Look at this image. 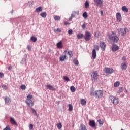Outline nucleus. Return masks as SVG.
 <instances>
[{"instance_id":"obj_22","label":"nucleus","mask_w":130,"mask_h":130,"mask_svg":"<svg viewBox=\"0 0 130 130\" xmlns=\"http://www.w3.org/2000/svg\"><path fill=\"white\" fill-rule=\"evenodd\" d=\"M56 46L58 48H62V42L61 41L57 43Z\"/></svg>"},{"instance_id":"obj_36","label":"nucleus","mask_w":130,"mask_h":130,"mask_svg":"<svg viewBox=\"0 0 130 130\" xmlns=\"http://www.w3.org/2000/svg\"><path fill=\"white\" fill-rule=\"evenodd\" d=\"M57 126L58 129H60L61 127H62V125L61 124V123H59L57 124Z\"/></svg>"},{"instance_id":"obj_25","label":"nucleus","mask_w":130,"mask_h":130,"mask_svg":"<svg viewBox=\"0 0 130 130\" xmlns=\"http://www.w3.org/2000/svg\"><path fill=\"white\" fill-rule=\"evenodd\" d=\"M4 100L5 101V103H10V102H11V99H10V98H8V96L5 97Z\"/></svg>"},{"instance_id":"obj_9","label":"nucleus","mask_w":130,"mask_h":130,"mask_svg":"<svg viewBox=\"0 0 130 130\" xmlns=\"http://www.w3.org/2000/svg\"><path fill=\"white\" fill-rule=\"evenodd\" d=\"M105 72L108 75H111L112 73H114V70L112 68H105Z\"/></svg>"},{"instance_id":"obj_37","label":"nucleus","mask_w":130,"mask_h":130,"mask_svg":"<svg viewBox=\"0 0 130 130\" xmlns=\"http://www.w3.org/2000/svg\"><path fill=\"white\" fill-rule=\"evenodd\" d=\"M68 54H69L70 57H72L73 55H74V54H73V52H72V51H69L68 52Z\"/></svg>"},{"instance_id":"obj_40","label":"nucleus","mask_w":130,"mask_h":130,"mask_svg":"<svg viewBox=\"0 0 130 130\" xmlns=\"http://www.w3.org/2000/svg\"><path fill=\"white\" fill-rule=\"evenodd\" d=\"M63 80L66 81L67 82H70V78L67 76H64L63 77Z\"/></svg>"},{"instance_id":"obj_3","label":"nucleus","mask_w":130,"mask_h":130,"mask_svg":"<svg viewBox=\"0 0 130 130\" xmlns=\"http://www.w3.org/2000/svg\"><path fill=\"white\" fill-rule=\"evenodd\" d=\"M33 98V95L32 94H28L27 96V99L25 100V103L28 105V106H30V107H33V105H34V103H33V101L31 100Z\"/></svg>"},{"instance_id":"obj_12","label":"nucleus","mask_w":130,"mask_h":130,"mask_svg":"<svg viewBox=\"0 0 130 130\" xmlns=\"http://www.w3.org/2000/svg\"><path fill=\"white\" fill-rule=\"evenodd\" d=\"M100 46L102 51H105V48H106V44L104 42H100Z\"/></svg>"},{"instance_id":"obj_52","label":"nucleus","mask_w":130,"mask_h":130,"mask_svg":"<svg viewBox=\"0 0 130 130\" xmlns=\"http://www.w3.org/2000/svg\"><path fill=\"white\" fill-rule=\"evenodd\" d=\"M12 69H13V68L12 67V66H9V67H8V70H12Z\"/></svg>"},{"instance_id":"obj_58","label":"nucleus","mask_w":130,"mask_h":130,"mask_svg":"<svg viewBox=\"0 0 130 130\" xmlns=\"http://www.w3.org/2000/svg\"><path fill=\"white\" fill-rule=\"evenodd\" d=\"M64 52H67V51H65Z\"/></svg>"},{"instance_id":"obj_39","label":"nucleus","mask_w":130,"mask_h":130,"mask_svg":"<svg viewBox=\"0 0 130 130\" xmlns=\"http://www.w3.org/2000/svg\"><path fill=\"white\" fill-rule=\"evenodd\" d=\"M120 85L119 82H116L114 84V87H118Z\"/></svg>"},{"instance_id":"obj_53","label":"nucleus","mask_w":130,"mask_h":130,"mask_svg":"<svg viewBox=\"0 0 130 130\" xmlns=\"http://www.w3.org/2000/svg\"><path fill=\"white\" fill-rule=\"evenodd\" d=\"M69 21H72V20H73V17H72V16L69 18Z\"/></svg>"},{"instance_id":"obj_20","label":"nucleus","mask_w":130,"mask_h":130,"mask_svg":"<svg viewBox=\"0 0 130 130\" xmlns=\"http://www.w3.org/2000/svg\"><path fill=\"white\" fill-rule=\"evenodd\" d=\"M66 59H67V56L66 55L61 56L59 58L60 61H64Z\"/></svg>"},{"instance_id":"obj_19","label":"nucleus","mask_w":130,"mask_h":130,"mask_svg":"<svg viewBox=\"0 0 130 130\" xmlns=\"http://www.w3.org/2000/svg\"><path fill=\"white\" fill-rule=\"evenodd\" d=\"M76 15H79V11H73L71 14L72 18H75Z\"/></svg>"},{"instance_id":"obj_50","label":"nucleus","mask_w":130,"mask_h":130,"mask_svg":"<svg viewBox=\"0 0 130 130\" xmlns=\"http://www.w3.org/2000/svg\"><path fill=\"white\" fill-rule=\"evenodd\" d=\"M4 78V73L0 72V78Z\"/></svg>"},{"instance_id":"obj_5","label":"nucleus","mask_w":130,"mask_h":130,"mask_svg":"<svg viewBox=\"0 0 130 130\" xmlns=\"http://www.w3.org/2000/svg\"><path fill=\"white\" fill-rule=\"evenodd\" d=\"M110 99L111 100V102L114 105H117V104L119 103L118 101V98L111 95L110 96Z\"/></svg>"},{"instance_id":"obj_38","label":"nucleus","mask_w":130,"mask_h":130,"mask_svg":"<svg viewBox=\"0 0 130 130\" xmlns=\"http://www.w3.org/2000/svg\"><path fill=\"white\" fill-rule=\"evenodd\" d=\"M82 16L84 18H85V19L88 18V14L87 13V12H84Z\"/></svg>"},{"instance_id":"obj_30","label":"nucleus","mask_w":130,"mask_h":130,"mask_svg":"<svg viewBox=\"0 0 130 130\" xmlns=\"http://www.w3.org/2000/svg\"><path fill=\"white\" fill-rule=\"evenodd\" d=\"M98 122H99L100 125H103V123H104V122L103 121V119H100L98 120Z\"/></svg>"},{"instance_id":"obj_8","label":"nucleus","mask_w":130,"mask_h":130,"mask_svg":"<svg viewBox=\"0 0 130 130\" xmlns=\"http://www.w3.org/2000/svg\"><path fill=\"white\" fill-rule=\"evenodd\" d=\"M117 31L119 34H121L122 36H125V35H126V29L125 28H118Z\"/></svg>"},{"instance_id":"obj_23","label":"nucleus","mask_w":130,"mask_h":130,"mask_svg":"<svg viewBox=\"0 0 130 130\" xmlns=\"http://www.w3.org/2000/svg\"><path fill=\"white\" fill-rule=\"evenodd\" d=\"M31 112L33 113L34 115H35L37 117H38L39 115L37 114V112L36 110L33 108H31Z\"/></svg>"},{"instance_id":"obj_55","label":"nucleus","mask_w":130,"mask_h":130,"mask_svg":"<svg viewBox=\"0 0 130 130\" xmlns=\"http://www.w3.org/2000/svg\"><path fill=\"white\" fill-rule=\"evenodd\" d=\"M101 16H102L103 14V11H101Z\"/></svg>"},{"instance_id":"obj_2","label":"nucleus","mask_w":130,"mask_h":130,"mask_svg":"<svg viewBox=\"0 0 130 130\" xmlns=\"http://www.w3.org/2000/svg\"><path fill=\"white\" fill-rule=\"evenodd\" d=\"M90 96H94L96 98H102L103 91L98 90L94 91V88H92L90 91Z\"/></svg>"},{"instance_id":"obj_16","label":"nucleus","mask_w":130,"mask_h":130,"mask_svg":"<svg viewBox=\"0 0 130 130\" xmlns=\"http://www.w3.org/2000/svg\"><path fill=\"white\" fill-rule=\"evenodd\" d=\"M121 68L122 69V70H126V69H127V63L123 62L121 64Z\"/></svg>"},{"instance_id":"obj_44","label":"nucleus","mask_w":130,"mask_h":130,"mask_svg":"<svg viewBox=\"0 0 130 130\" xmlns=\"http://www.w3.org/2000/svg\"><path fill=\"white\" fill-rule=\"evenodd\" d=\"M3 130H11V127H10V126L8 125Z\"/></svg>"},{"instance_id":"obj_15","label":"nucleus","mask_w":130,"mask_h":130,"mask_svg":"<svg viewBox=\"0 0 130 130\" xmlns=\"http://www.w3.org/2000/svg\"><path fill=\"white\" fill-rule=\"evenodd\" d=\"M46 87V89H48L51 91H55V88L52 85H50V84L47 85Z\"/></svg>"},{"instance_id":"obj_24","label":"nucleus","mask_w":130,"mask_h":130,"mask_svg":"<svg viewBox=\"0 0 130 130\" xmlns=\"http://www.w3.org/2000/svg\"><path fill=\"white\" fill-rule=\"evenodd\" d=\"M122 11H123V12H126V13H128V8H127V7H126V6H123L122 7Z\"/></svg>"},{"instance_id":"obj_35","label":"nucleus","mask_w":130,"mask_h":130,"mask_svg":"<svg viewBox=\"0 0 130 130\" xmlns=\"http://www.w3.org/2000/svg\"><path fill=\"white\" fill-rule=\"evenodd\" d=\"M68 106H69L68 110L69 111H72L73 110V105H72V104H69Z\"/></svg>"},{"instance_id":"obj_6","label":"nucleus","mask_w":130,"mask_h":130,"mask_svg":"<svg viewBox=\"0 0 130 130\" xmlns=\"http://www.w3.org/2000/svg\"><path fill=\"white\" fill-rule=\"evenodd\" d=\"M91 79L93 81H97L98 78H99V75H98V72L97 71H93L91 74Z\"/></svg>"},{"instance_id":"obj_26","label":"nucleus","mask_w":130,"mask_h":130,"mask_svg":"<svg viewBox=\"0 0 130 130\" xmlns=\"http://www.w3.org/2000/svg\"><path fill=\"white\" fill-rule=\"evenodd\" d=\"M53 18L55 21H60V16L57 15H54Z\"/></svg>"},{"instance_id":"obj_47","label":"nucleus","mask_w":130,"mask_h":130,"mask_svg":"<svg viewBox=\"0 0 130 130\" xmlns=\"http://www.w3.org/2000/svg\"><path fill=\"white\" fill-rule=\"evenodd\" d=\"M68 34H69V35H71V34H73V30L70 29L68 31Z\"/></svg>"},{"instance_id":"obj_56","label":"nucleus","mask_w":130,"mask_h":130,"mask_svg":"<svg viewBox=\"0 0 130 130\" xmlns=\"http://www.w3.org/2000/svg\"><path fill=\"white\" fill-rule=\"evenodd\" d=\"M127 89H125V93H127Z\"/></svg>"},{"instance_id":"obj_42","label":"nucleus","mask_w":130,"mask_h":130,"mask_svg":"<svg viewBox=\"0 0 130 130\" xmlns=\"http://www.w3.org/2000/svg\"><path fill=\"white\" fill-rule=\"evenodd\" d=\"M20 89L21 90H26V86L25 85H22L20 86Z\"/></svg>"},{"instance_id":"obj_13","label":"nucleus","mask_w":130,"mask_h":130,"mask_svg":"<svg viewBox=\"0 0 130 130\" xmlns=\"http://www.w3.org/2000/svg\"><path fill=\"white\" fill-rule=\"evenodd\" d=\"M119 49V47L117 46V45L114 44L112 46V51L114 52H115V51H117Z\"/></svg>"},{"instance_id":"obj_54","label":"nucleus","mask_w":130,"mask_h":130,"mask_svg":"<svg viewBox=\"0 0 130 130\" xmlns=\"http://www.w3.org/2000/svg\"><path fill=\"white\" fill-rule=\"evenodd\" d=\"M28 50H31V47L30 46H28Z\"/></svg>"},{"instance_id":"obj_32","label":"nucleus","mask_w":130,"mask_h":130,"mask_svg":"<svg viewBox=\"0 0 130 130\" xmlns=\"http://www.w3.org/2000/svg\"><path fill=\"white\" fill-rule=\"evenodd\" d=\"M70 90H71V92H72V93H74V92L76 91V88H75V87L74 86H72L70 87Z\"/></svg>"},{"instance_id":"obj_7","label":"nucleus","mask_w":130,"mask_h":130,"mask_svg":"<svg viewBox=\"0 0 130 130\" xmlns=\"http://www.w3.org/2000/svg\"><path fill=\"white\" fill-rule=\"evenodd\" d=\"M92 35L91 33L89 32V31H85V36H84V39L86 41H89V40H91V37Z\"/></svg>"},{"instance_id":"obj_43","label":"nucleus","mask_w":130,"mask_h":130,"mask_svg":"<svg viewBox=\"0 0 130 130\" xmlns=\"http://www.w3.org/2000/svg\"><path fill=\"white\" fill-rule=\"evenodd\" d=\"M89 3L87 1H86L85 4V7L88 8L89 7Z\"/></svg>"},{"instance_id":"obj_51","label":"nucleus","mask_w":130,"mask_h":130,"mask_svg":"<svg viewBox=\"0 0 130 130\" xmlns=\"http://www.w3.org/2000/svg\"><path fill=\"white\" fill-rule=\"evenodd\" d=\"M64 25H65V26H67V25H70V23H69L68 22H65Z\"/></svg>"},{"instance_id":"obj_10","label":"nucleus","mask_w":130,"mask_h":130,"mask_svg":"<svg viewBox=\"0 0 130 130\" xmlns=\"http://www.w3.org/2000/svg\"><path fill=\"white\" fill-rule=\"evenodd\" d=\"M95 4L97 7H99V8H101L102 5H103V0H93Z\"/></svg>"},{"instance_id":"obj_11","label":"nucleus","mask_w":130,"mask_h":130,"mask_svg":"<svg viewBox=\"0 0 130 130\" xmlns=\"http://www.w3.org/2000/svg\"><path fill=\"white\" fill-rule=\"evenodd\" d=\"M116 18L117 19V22H121V21H122V17H121V14H120V12L116 13Z\"/></svg>"},{"instance_id":"obj_18","label":"nucleus","mask_w":130,"mask_h":130,"mask_svg":"<svg viewBox=\"0 0 130 130\" xmlns=\"http://www.w3.org/2000/svg\"><path fill=\"white\" fill-rule=\"evenodd\" d=\"M79 130H88L87 129V127H86V125L81 124L79 126Z\"/></svg>"},{"instance_id":"obj_46","label":"nucleus","mask_w":130,"mask_h":130,"mask_svg":"<svg viewBox=\"0 0 130 130\" xmlns=\"http://www.w3.org/2000/svg\"><path fill=\"white\" fill-rule=\"evenodd\" d=\"M54 32L56 33L57 32H61V29H60V28H57L56 30H54Z\"/></svg>"},{"instance_id":"obj_45","label":"nucleus","mask_w":130,"mask_h":130,"mask_svg":"<svg viewBox=\"0 0 130 130\" xmlns=\"http://www.w3.org/2000/svg\"><path fill=\"white\" fill-rule=\"evenodd\" d=\"M29 130H33V124H30L29 125Z\"/></svg>"},{"instance_id":"obj_29","label":"nucleus","mask_w":130,"mask_h":130,"mask_svg":"<svg viewBox=\"0 0 130 130\" xmlns=\"http://www.w3.org/2000/svg\"><path fill=\"white\" fill-rule=\"evenodd\" d=\"M78 39H80V38H82L84 37V34H78L77 35Z\"/></svg>"},{"instance_id":"obj_31","label":"nucleus","mask_w":130,"mask_h":130,"mask_svg":"<svg viewBox=\"0 0 130 130\" xmlns=\"http://www.w3.org/2000/svg\"><path fill=\"white\" fill-rule=\"evenodd\" d=\"M40 16H42L43 18H46V16H47V14H46V12H43L40 14Z\"/></svg>"},{"instance_id":"obj_49","label":"nucleus","mask_w":130,"mask_h":130,"mask_svg":"<svg viewBox=\"0 0 130 130\" xmlns=\"http://www.w3.org/2000/svg\"><path fill=\"white\" fill-rule=\"evenodd\" d=\"M122 59L123 61H125V60H126V56H123L122 57Z\"/></svg>"},{"instance_id":"obj_14","label":"nucleus","mask_w":130,"mask_h":130,"mask_svg":"<svg viewBox=\"0 0 130 130\" xmlns=\"http://www.w3.org/2000/svg\"><path fill=\"white\" fill-rule=\"evenodd\" d=\"M88 124L91 127H95L96 126V123L94 120H89Z\"/></svg>"},{"instance_id":"obj_4","label":"nucleus","mask_w":130,"mask_h":130,"mask_svg":"<svg viewBox=\"0 0 130 130\" xmlns=\"http://www.w3.org/2000/svg\"><path fill=\"white\" fill-rule=\"evenodd\" d=\"M94 49L92 51V56L93 59H95L96 57H97V53L96 52V50H99V46L98 45H93Z\"/></svg>"},{"instance_id":"obj_41","label":"nucleus","mask_w":130,"mask_h":130,"mask_svg":"<svg viewBox=\"0 0 130 130\" xmlns=\"http://www.w3.org/2000/svg\"><path fill=\"white\" fill-rule=\"evenodd\" d=\"M2 87L4 90H8V86L6 85H3Z\"/></svg>"},{"instance_id":"obj_28","label":"nucleus","mask_w":130,"mask_h":130,"mask_svg":"<svg viewBox=\"0 0 130 130\" xmlns=\"http://www.w3.org/2000/svg\"><path fill=\"white\" fill-rule=\"evenodd\" d=\"M36 11L37 13L42 12V7H39L38 8H36Z\"/></svg>"},{"instance_id":"obj_27","label":"nucleus","mask_w":130,"mask_h":130,"mask_svg":"<svg viewBox=\"0 0 130 130\" xmlns=\"http://www.w3.org/2000/svg\"><path fill=\"white\" fill-rule=\"evenodd\" d=\"M73 62L75 66H79V61L77 58H75L73 59Z\"/></svg>"},{"instance_id":"obj_1","label":"nucleus","mask_w":130,"mask_h":130,"mask_svg":"<svg viewBox=\"0 0 130 130\" xmlns=\"http://www.w3.org/2000/svg\"><path fill=\"white\" fill-rule=\"evenodd\" d=\"M107 36L109 40L113 43H117L119 41V38L116 36L115 31H111V34H108Z\"/></svg>"},{"instance_id":"obj_57","label":"nucleus","mask_w":130,"mask_h":130,"mask_svg":"<svg viewBox=\"0 0 130 130\" xmlns=\"http://www.w3.org/2000/svg\"><path fill=\"white\" fill-rule=\"evenodd\" d=\"M97 33H98V32H96V33L95 34V35H94L95 36H97Z\"/></svg>"},{"instance_id":"obj_33","label":"nucleus","mask_w":130,"mask_h":130,"mask_svg":"<svg viewBox=\"0 0 130 130\" xmlns=\"http://www.w3.org/2000/svg\"><path fill=\"white\" fill-rule=\"evenodd\" d=\"M123 91V88L122 87H119L118 90L117 91L118 94H120V93H122Z\"/></svg>"},{"instance_id":"obj_48","label":"nucleus","mask_w":130,"mask_h":130,"mask_svg":"<svg viewBox=\"0 0 130 130\" xmlns=\"http://www.w3.org/2000/svg\"><path fill=\"white\" fill-rule=\"evenodd\" d=\"M86 28V23H84L82 25V28L85 29Z\"/></svg>"},{"instance_id":"obj_34","label":"nucleus","mask_w":130,"mask_h":130,"mask_svg":"<svg viewBox=\"0 0 130 130\" xmlns=\"http://www.w3.org/2000/svg\"><path fill=\"white\" fill-rule=\"evenodd\" d=\"M30 40L33 42H36V41H37V38H35V37H31Z\"/></svg>"},{"instance_id":"obj_21","label":"nucleus","mask_w":130,"mask_h":130,"mask_svg":"<svg viewBox=\"0 0 130 130\" xmlns=\"http://www.w3.org/2000/svg\"><path fill=\"white\" fill-rule=\"evenodd\" d=\"M80 103H81V105L85 106V105H86V104H87V101H86L85 99H82L80 100Z\"/></svg>"},{"instance_id":"obj_17","label":"nucleus","mask_w":130,"mask_h":130,"mask_svg":"<svg viewBox=\"0 0 130 130\" xmlns=\"http://www.w3.org/2000/svg\"><path fill=\"white\" fill-rule=\"evenodd\" d=\"M10 122L11 124L17 125V122H16V120H15V119L13 117H10Z\"/></svg>"}]
</instances>
